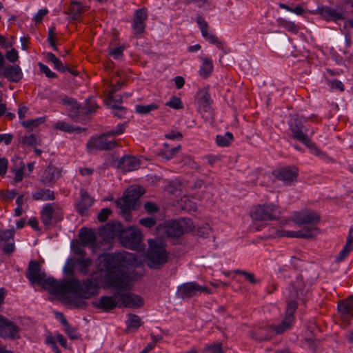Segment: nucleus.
<instances>
[{
	"instance_id": "obj_56",
	"label": "nucleus",
	"mask_w": 353,
	"mask_h": 353,
	"mask_svg": "<svg viewBox=\"0 0 353 353\" xmlns=\"http://www.w3.org/2000/svg\"><path fill=\"white\" fill-rule=\"evenodd\" d=\"M6 58L12 63H14L18 60L19 54L17 50L12 48L10 50L7 51L6 54Z\"/></svg>"
},
{
	"instance_id": "obj_61",
	"label": "nucleus",
	"mask_w": 353,
	"mask_h": 353,
	"mask_svg": "<svg viewBox=\"0 0 353 353\" xmlns=\"http://www.w3.org/2000/svg\"><path fill=\"white\" fill-rule=\"evenodd\" d=\"M165 138L168 139H181L183 136L182 134L179 132L171 131L165 134Z\"/></svg>"
},
{
	"instance_id": "obj_18",
	"label": "nucleus",
	"mask_w": 353,
	"mask_h": 353,
	"mask_svg": "<svg viewBox=\"0 0 353 353\" xmlns=\"http://www.w3.org/2000/svg\"><path fill=\"white\" fill-rule=\"evenodd\" d=\"M14 235V228L0 230V245L4 253L10 254L14 252L15 249Z\"/></svg>"
},
{
	"instance_id": "obj_37",
	"label": "nucleus",
	"mask_w": 353,
	"mask_h": 353,
	"mask_svg": "<svg viewBox=\"0 0 353 353\" xmlns=\"http://www.w3.org/2000/svg\"><path fill=\"white\" fill-rule=\"evenodd\" d=\"M233 141V134L227 132L224 134H219L216 137V143L220 147H227Z\"/></svg>"
},
{
	"instance_id": "obj_9",
	"label": "nucleus",
	"mask_w": 353,
	"mask_h": 353,
	"mask_svg": "<svg viewBox=\"0 0 353 353\" xmlns=\"http://www.w3.org/2000/svg\"><path fill=\"white\" fill-rule=\"evenodd\" d=\"M121 243L127 248L135 249L141 241V233L135 227L123 228L120 233Z\"/></svg>"
},
{
	"instance_id": "obj_21",
	"label": "nucleus",
	"mask_w": 353,
	"mask_h": 353,
	"mask_svg": "<svg viewBox=\"0 0 353 353\" xmlns=\"http://www.w3.org/2000/svg\"><path fill=\"white\" fill-rule=\"evenodd\" d=\"M319 13L327 21H337L345 19V12L342 8L322 7L319 9Z\"/></svg>"
},
{
	"instance_id": "obj_48",
	"label": "nucleus",
	"mask_w": 353,
	"mask_h": 353,
	"mask_svg": "<svg viewBox=\"0 0 353 353\" xmlns=\"http://www.w3.org/2000/svg\"><path fill=\"white\" fill-rule=\"evenodd\" d=\"M235 273L243 275L245 276V278L250 283H252L253 285L256 284V283H258L259 282V281L258 279H255L254 275L252 273L250 272L237 270L235 271Z\"/></svg>"
},
{
	"instance_id": "obj_52",
	"label": "nucleus",
	"mask_w": 353,
	"mask_h": 353,
	"mask_svg": "<svg viewBox=\"0 0 353 353\" xmlns=\"http://www.w3.org/2000/svg\"><path fill=\"white\" fill-rule=\"evenodd\" d=\"M139 223L148 228H151L156 224V219L152 217L142 218L139 220Z\"/></svg>"
},
{
	"instance_id": "obj_5",
	"label": "nucleus",
	"mask_w": 353,
	"mask_h": 353,
	"mask_svg": "<svg viewBox=\"0 0 353 353\" xmlns=\"http://www.w3.org/2000/svg\"><path fill=\"white\" fill-rule=\"evenodd\" d=\"M143 193L144 190L141 186H131L127 189L121 198L117 200V205L126 221H131L130 211L135 209L137 201Z\"/></svg>"
},
{
	"instance_id": "obj_12",
	"label": "nucleus",
	"mask_w": 353,
	"mask_h": 353,
	"mask_svg": "<svg viewBox=\"0 0 353 353\" xmlns=\"http://www.w3.org/2000/svg\"><path fill=\"white\" fill-rule=\"evenodd\" d=\"M290 129L294 139L302 142L308 148H311V141L307 137V128L298 117L293 118L289 123Z\"/></svg>"
},
{
	"instance_id": "obj_38",
	"label": "nucleus",
	"mask_w": 353,
	"mask_h": 353,
	"mask_svg": "<svg viewBox=\"0 0 353 353\" xmlns=\"http://www.w3.org/2000/svg\"><path fill=\"white\" fill-rule=\"evenodd\" d=\"M159 105L156 103H150L148 105H137L135 106V112L139 114H148L152 111L158 110Z\"/></svg>"
},
{
	"instance_id": "obj_41",
	"label": "nucleus",
	"mask_w": 353,
	"mask_h": 353,
	"mask_svg": "<svg viewBox=\"0 0 353 353\" xmlns=\"http://www.w3.org/2000/svg\"><path fill=\"white\" fill-rule=\"evenodd\" d=\"M164 145L166 149L161 152L160 155L165 160H170L172 159L181 149L180 145L171 149H168V145L167 143H165Z\"/></svg>"
},
{
	"instance_id": "obj_45",
	"label": "nucleus",
	"mask_w": 353,
	"mask_h": 353,
	"mask_svg": "<svg viewBox=\"0 0 353 353\" xmlns=\"http://www.w3.org/2000/svg\"><path fill=\"white\" fill-rule=\"evenodd\" d=\"M203 353H223L222 344L218 343L214 345H207L203 350Z\"/></svg>"
},
{
	"instance_id": "obj_24",
	"label": "nucleus",
	"mask_w": 353,
	"mask_h": 353,
	"mask_svg": "<svg viewBox=\"0 0 353 353\" xmlns=\"http://www.w3.org/2000/svg\"><path fill=\"white\" fill-rule=\"evenodd\" d=\"M118 293H114L112 296H103L100 298L97 303L94 305L103 311L108 312L113 310L116 307H119Z\"/></svg>"
},
{
	"instance_id": "obj_4",
	"label": "nucleus",
	"mask_w": 353,
	"mask_h": 353,
	"mask_svg": "<svg viewBox=\"0 0 353 353\" xmlns=\"http://www.w3.org/2000/svg\"><path fill=\"white\" fill-rule=\"evenodd\" d=\"M68 281H77L79 285L74 290H69L65 293H54L53 294L61 296L64 301L74 304L77 308L85 309L88 304L83 299H90L99 293L98 285L92 279L82 281L77 279Z\"/></svg>"
},
{
	"instance_id": "obj_58",
	"label": "nucleus",
	"mask_w": 353,
	"mask_h": 353,
	"mask_svg": "<svg viewBox=\"0 0 353 353\" xmlns=\"http://www.w3.org/2000/svg\"><path fill=\"white\" fill-rule=\"evenodd\" d=\"M144 208L148 213H154L157 212L159 210V207L152 202H146L144 204Z\"/></svg>"
},
{
	"instance_id": "obj_7",
	"label": "nucleus",
	"mask_w": 353,
	"mask_h": 353,
	"mask_svg": "<svg viewBox=\"0 0 353 353\" xmlns=\"http://www.w3.org/2000/svg\"><path fill=\"white\" fill-rule=\"evenodd\" d=\"M163 228L167 236L179 238L183 234L191 232L194 229V224L190 219L182 218L166 221Z\"/></svg>"
},
{
	"instance_id": "obj_46",
	"label": "nucleus",
	"mask_w": 353,
	"mask_h": 353,
	"mask_svg": "<svg viewBox=\"0 0 353 353\" xmlns=\"http://www.w3.org/2000/svg\"><path fill=\"white\" fill-rule=\"evenodd\" d=\"M22 143L31 147H36L38 144L37 137L33 134L23 137Z\"/></svg>"
},
{
	"instance_id": "obj_26",
	"label": "nucleus",
	"mask_w": 353,
	"mask_h": 353,
	"mask_svg": "<svg viewBox=\"0 0 353 353\" xmlns=\"http://www.w3.org/2000/svg\"><path fill=\"white\" fill-rule=\"evenodd\" d=\"M1 74L8 81L17 83L23 77L21 68L18 65H12L2 69Z\"/></svg>"
},
{
	"instance_id": "obj_29",
	"label": "nucleus",
	"mask_w": 353,
	"mask_h": 353,
	"mask_svg": "<svg viewBox=\"0 0 353 353\" xmlns=\"http://www.w3.org/2000/svg\"><path fill=\"white\" fill-rule=\"evenodd\" d=\"M122 225L119 222H112L107 223L101 229V234L108 238H114L119 235L123 230Z\"/></svg>"
},
{
	"instance_id": "obj_13",
	"label": "nucleus",
	"mask_w": 353,
	"mask_h": 353,
	"mask_svg": "<svg viewBox=\"0 0 353 353\" xmlns=\"http://www.w3.org/2000/svg\"><path fill=\"white\" fill-rule=\"evenodd\" d=\"M198 292L210 294V291L206 286L199 285L195 282H188L178 287L176 295L178 297L185 299L196 296Z\"/></svg>"
},
{
	"instance_id": "obj_23",
	"label": "nucleus",
	"mask_w": 353,
	"mask_h": 353,
	"mask_svg": "<svg viewBox=\"0 0 353 353\" xmlns=\"http://www.w3.org/2000/svg\"><path fill=\"white\" fill-rule=\"evenodd\" d=\"M117 166L123 172H131L138 169L139 161L135 157L125 155L118 160Z\"/></svg>"
},
{
	"instance_id": "obj_44",
	"label": "nucleus",
	"mask_w": 353,
	"mask_h": 353,
	"mask_svg": "<svg viewBox=\"0 0 353 353\" xmlns=\"http://www.w3.org/2000/svg\"><path fill=\"white\" fill-rule=\"evenodd\" d=\"M352 250H353V247L345 243L343 249L336 256V261L341 262L343 261L349 255Z\"/></svg>"
},
{
	"instance_id": "obj_27",
	"label": "nucleus",
	"mask_w": 353,
	"mask_h": 353,
	"mask_svg": "<svg viewBox=\"0 0 353 353\" xmlns=\"http://www.w3.org/2000/svg\"><path fill=\"white\" fill-rule=\"evenodd\" d=\"M196 22L201 29L202 36L206 40H208L210 43H211L212 44H215V45L222 44L221 42L219 41L218 38L215 35L208 32L209 26H208V23L205 21L203 17H202L201 16H197Z\"/></svg>"
},
{
	"instance_id": "obj_64",
	"label": "nucleus",
	"mask_w": 353,
	"mask_h": 353,
	"mask_svg": "<svg viewBox=\"0 0 353 353\" xmlns=\"http://www.w3.org/2000/svg\"><path fill=\"white\" fill-rule=\"evenodd\" d=\"M330 85L332 89H337L341 92L344 90V85L343 83L339 80H333L330 83Z\"/></svg>"
},
{
	"instance_id": "obj_30",
	"label": "nucleus",
	"mask_w": 353,
	"mask_h": 353,
	"mask_svg": "<svg viewBox=\"0 0 353 353\" xmlns=\"http://www.w3.org/2000/svg\"><path fill=\"white\" fill-rule=\"evenodd\" d=\"M86 10L87 8L82 6L80 2L72 1L67 14L71 16L72 20L79 21Z\"/></svg>"
},
{
	"instance_id": "obj_22",
	"label": "nucleus",
	"mask_w": 353,
	"mask_h": 353,
	"mask_svg": "<svg viewBox=\"0 0 353 353\" xmlns=\"http://www.w3.org/2000/svg\"><path fill=\"white\" fill-rule=\"evenodd\" d=\"M94 199L83 189L80 190V200L76 203V210L81 216L86 214V212L93 205Z\"/></svg>"
},
{
	"instance_id": "obj_17",
	"label": "nucleus",
	"mask_w": 353,
	"mask_h": 353,
	"mask_svg": "<svg viewBox=\"0 0 353 353\" xmlns=\"http://www.w3.org/2000/svg\"><path fill=\"white\" fill-rule=\"evenodd\" d=\"M294 222L299 225H303V228L314 227L318 228L316 225L320 221V215L314 211H310L298 214L294 216Z\"/></svg>"
},
{
	"instance_id": "obj_55",
	"label": "nucleus",
	"mask_w": 353,
	"mask_h": 353,
	"mask_svg": "<svg viewBox=\"0 0 353 353\" xmlns=\"http://www.w3.org/2000/svg\"><path fill=\"white\" fill-rule=\"evenodd\" d=\"M211 233V228L208 224H205L201 227H199L197 230V234L199 236L206 238Z\"/></svg>"
},
{
	"instance_id": "obj_28",
	"label": "nucleus",
	"mask_w": 353,
	"mask_h": 353,
	"mask_svg": "<svg viewBox=\"0 0 353 353\" xmlns=\"http://www.w3.org/2000/svg\"><path fill=\"white\" fill-rule=\"evenodd\" d=\"M61 172L52 165H48L41 176V182L46 185L54 184L60 177Z\"/></svg>"
},
{
	"instance_id": "obj_32",
	"label": "nucleus",
	"mask_w": 353,
	"mask_h": 353,
	"mask_svg": "<svg viewBox=\"0 0 353 353\" xmlns=\"http://www.w3.org/2000/svg\"><path fill=\"white\" fill-rule=\"evenodd\" d=\"M338 310L341 314L347 316H353V297L350 296L346 300L341 301L338 304Z\"/></svg>"
},
{
	"instance_id": "obj_49",
	"label": "nucleus",
	"mask_w": 353,
	"mask_h": 353,
	"mask_svg": "<svg viewBox=\"0 0 353 353\" xmlns=\"http://www.w3.org/2000/svg\"><path fill=\"white\" fill-rule=\"evenodd\" d=\"M65 332L68 336L72 340L78 339L81 336L79 333L77 332V328L70 325L65 327Z\"/></svg>"
},
{
	"instance_id": "obj_15",
	"label": "nucleus",
	"mask_w": 353,
	"mask_h": 353,
	"mask_svg": "<svg viewBox=\"0 0 353 353\" xmlns=\"http://www.w3.org/2000/svg\"><path fill=\"white\" fill-rule=\"evenodd\" d=\"M299 170L295 166H286L274 171V176L286 185H291L296 182Z\"/></svg>"
},
{
	"instance_id": "obj_53",
	"label": "nucleus",
	"mask_w": 353,
	"mask_h": 353,
	"mask_svg": "<svg viewBox=\"0 0 353 353\" xmlns=\"http://www.w3.org/2000/svg\"><path fill=\"white\" fill-rule=\"evenodd\" d=\"M111 108L116 110V112L114 113V114L119 119L123 118L126 114V109L123 106L113 104L111 105Z\"/></svg>"
},
{
	"instance_id": "obj_40",
	"label": "nucleus",
	"mask_w": 353,
	"mask_h": 353,
	"mask_svg": "<svg viewBox=\"0 0 353 353\" xmlns=\"http://www.w3.org/2000/svg\"><path fill=\"white\" fill-rule=\"evenodd\" d=\"M126 323L128 329H132L134 330H137L141 325L139 316L132 314L128 315Z\"/></svg>"
},
{
	"instance_id": "obj_54",
	"label": "nucleus",
	"mask_w": 353,
	"mask_h": 353,
	"mask_svg": "<svg viewBox=\"0 0 353 353\" xmlns=\"http://www.w3.org/2000/svg\"><path fill=\"white\" fill-rule=\"evenodd\" d=\"M43 122V119L41 118L37 119L34 120H28L22 122V125L29 129H32L34 127L38 126Z\"/></svg>"
},
{
	"instance_id": "obj_43",
	"label": "nucleus",
	"mask_w": 353,
	"mask_h": 353,
	"mask_svg": "<svg viewBox=\"0 0 353 353\" xmlns=\"http://www.w3.org/2000/svg\"><path fill=\"white\" fill-rule=\"evenodd\" d=\"M70 110L69 115L73 119H77L83 116L82 112L85 108H82L81 105L77 101V105H70Z\"/></svg>"
},
{
	"instance_id": "obj_10",
	"label": "nucleus",
	"mask_w": 353,
	"mask_h": 353,
	"mask_svg": "<svg viewBox=\"0 0 353 353\" xmlns=\"http://www.w3.org/2000/svg\"><path fill=\"white\" fill-rule=\"evenodd\" d=\"M62 219V210L54 203L46 204L41 210V219L46 227H48L52 221L57 223Z\"/></svg>"
},
{
	"instance_id": "obj_3",
	"label": "nucleus",
	"mask_w": 353,
	"mask_h": 353,
	"mask_svg": "<svg viewBox=\"0 0 353 353\" xmlns=\"http://www.w3.org/2000/svg\"><path fill=\"white\" fill-rule=\"evenodd\" d=\"M44 272L41 271L40 264L36 261H30L27 269L26 277L32 284H38L48 290L50 293H65L66 292L74 290L79 286V281H63L61 282L53 279L46 278Z\"/></svg>"
},
{
	"instance_id": "obj_34",
	"label": "nucleus",
	"mask_w": 353,
	"mask_h": 353,
	"mask_svg": "<svg viewBox=\"0 0 353 353\" xmlns=\"http://www.w3.org/2000/svg\"><path fill=\"white\" fill-rule=\"evenodd\" d=\"M33 199L36 201L42 200V201H48V200H54V192L50 190H43L40 189L33 193L32 194Z\"/></svg>"
},
{
	"instance_id": "obj_59",
	"label": "nucleus",
	"mask_w": 353,
	"mask_h": 353,
	"mask_svg": "<svg viewBox=\"0 0 353 353\" xmlns=\"http://www.w3.org/2000/svg\"><path fill=\"white\" fill-rule=\"evenodd\" d=\"M123 47L119 46L117 48H114L113 50H112L109 54L112 57H113L114 59H119L123 55Z\"/></svg>"
},
{
	"instance_id": "obj_1",
	"label": "nucleus",
	"mask_w": 353,
	"mask_h": 353,
	"mask_svg": "<svg viewBox=\"0 0 353 353\" xmlns=\"http://www.w3.org/2000/svg\"><path fill=\"white\" fill-rule=\"evenodd\" d=\"M307 290L301 276H298L296 280L289 286V295L287 299L285 316L281 323L276 327L266 326L252 332L253 339L258 341L270 340L274 334H280L289 329L294 319V313L297 309L299 301H303Z\"/></svg>"
},
{
	"instance_id": "obj_31",
	"label": "nucleus",
	"mask_w": 353,
	"mask_h": 353,
	"mask_svg": "<svg viewBox=\"0 0 353 353\" xmlns=\"http://www.w3.org/2000/svg\"><path fill=\"white\" fill-rule=\"evenodd\" d=\"M79 239L83 245L94 244L97 241V236L94 231L92 229L83 228L79 231Z\"/></svg>"
},
{
	"instance_id": "obj_42",
	"label": "nucleus",
	"mask_w": 353,
	"mask_h": 353,
	"mask_svg": "<svg viewBox=\"0 0 353 353\" xmlns=\"http://www.w3.org/2000/svg\"><path fill=\"white\" fill-rule=\"evenodd\" d=\"M279 25L285 28L287 31L296 34L299 30V26L296 25L294 22L289 21L285 19L279 21Z\"/></svg>"
},
{
	"instance_id": "obj_25",
	"label": "nucleus",
	"mask_w": 353,
	"mask_h": 353,
	"mask_svg": "<svg viewBox=\"0 0 353 353\" xmlns=\"http://www.w3.org/2000/svg\"><path fill=\"white\" fill-rule=\"evenodd\" d=\"M199 109L202 114L203 117L206 121H210L213 119V111L211 106L212 100L210 95L205 92L199 99Z\"/></svg>"
},
{
	"instance_id": "obj_62",
	"label": "nucleus",
	"mask_w": 353,
	"mask_h": 353,
	"mask_svg": "<svg viewBox=\"0 0 353 353\" xmlns=\"http://www.w3.org/2000/svg\"><path fill=\"white\" fill-rule=\"evenodd\" d=\"M8 160L6 158L0 159V175L3 176L6 173L8 168Z\"/></svg>"
},
{
	"instance_id": "obj_14",
	"label": "nucleus",
	"mask_w": 353,
	"mask_h": 353,
	"mask_svg": "<svg viewBox=\"0 0 353 353\" xmlns=\"http://www.w3.org/2000/svg\"><path fill=\"white\" fill-rule=\"evenodd\" d=\"M20 328L12 321L0 314V336L3 339H16L19 338Z\"/></svg>"
},
{
	"instance_id": "obj_63",
	"label": "nucleus",
	"mask_w": 353,
	"mask_h": 353,
	"mask_svg": "<svg viewBox=\"0 0 353 353\" xmlns=\"http://www.w3.org/2000/svg\"><path fill=\"white\" fill-rule=\"evenodd\" d=\"M13 137L10 134H0V143L4 142L6 145H9L12 141Z\"/></svg>"
},
{
	"instance_id": "obj_36",
	"label": "nucleus",
	"mask_w": 353,
	"mask_h": 353,
	"mask_svg": "<svg viewBox=\"0 0 353 353\" xmlns=\"http://www.w3.org/2000/svg\"><path fill=\"white\" fill-rule=\"evenodd\" d=\"M47 59L53 63L56 70L64 72L68 70V65H63L62 61L58 59L52 52H48L46 55Z\"/></svg>"
},
{
	"instance_id": "obj_57",
	"label": "nucleus",
	"mask_w": 353,
	"mask_h": 353,
	"mask_svg": "<svg viewBox=\"0 0 353 353\" xmlns=\"http://www.w3.org/2000/svg\"><path fill=\"white\" fill-rule=\"evenodd\" d=\"M112 213L110 208H103L98 214L97 219L100 222L105 221Z\"/></svg>"
},
{
	"instance_id": "obj_50",
	"label": "nucleus",
	"mask_w": 353,
	"mask_h": 353,
	"mask_svg": "<svg viewBox=\"0 0 353 353\" xmlns=\"http://www.w3.org/2000/svg\"><path fill=\"white\" fill-rule=\"evenodd\" d=\"M54 128L61 131L71 132L74 130L72 125L63 121H58L55 123Z\"/></svg>"
},
{
	"instance_id": "obj_16",
	"label": "nucleus",
	"mask_w": 353,
	"mask_h": 353,
	"mask_svg": "<svg viewBox=\"0 0 353 353\" xmlns=\"http://www.w3.org/2000/svg\"><path fill=\"white\" fill-rule=\"evenodd\" d=\"M117 293L119 307L138 308L143 305V300L139 295L129 292Z\"/></svg>"
},
{
	"instance_id": "obj_19",
	"label": "nucleus",
	"mask_w": 353,
	"mask_h": 353,
	"mask_svg": "<svg viewBox=\"0 0 353 353\" xmlns=\"http://www.w3.org/2000/svg\"><path fill=\"white\" fill-rule=\"evenodd\" d=\"M320 232L319 228H302L298 231L283 230L280 231V236L295 238L309 239L316 236Z\"/></svg>"
},
{
	"instance_id": "obj_35",
	"label": "nucleus",
	"mask_w": 353,
	"mask_h": 353,
	"mask_svg": "<svg viewBox=\"0 0 353 353\" xmlns=\"http://www.w3.org/2000/svg\"><path fill=\"white\" fill-rule=\"evenodd\" d=\"M77 265L80 273L85 275L89 272V268L92 265V260L90 259L78 258Z\"/></svg>"
},
{
	"instance_id": "obj_47",
	"label": "nucleus",
	"mask_w": 353,
	"mask_h": 353,
	"mask_svg": "<svg viewBox=\"0 0 353 353\" xmlns=\"http://www.w3.org/2000/svg\"><path fill=\"white\" fill-rule=\"evenodd\" d=\"M165 105L175 110H179L183 108L181 99L176 97H171L169 101L166 102Z\"/></svg>"
},
{
	"instance_id": "obj_60",
	"label": "nucleus",
	"mask_w": 353,
	"mask_h": 353,
	"mask_svg": "<svg viewBox=\"0 0 353 353\" xmlns=\"http://www.w3.org/2000/svg\"><path fill=\"white\" fill-rule=\"evenodd\" d=\"M47 9H41L38 11L37 14L34 17V21L35 23H41L44 16H46L48 13Z\"/></svg>"
},
{
	"instance_id": "obj_8",
	"label": "nucleus",
	"mask_w": 353,
	"mask_h": 353,
	"mask_svg": "<svg viewBox=\"0 0 353 353\" xmlns=\"http://www.w3.org/2000/svg\"><path fill=\"white\" fill-rule=\"evenodd\" d=\"M280 212L279 208L273 204L258 205L250 212L251 217L258 221H270L277 219Z\"/></svg>"
},
{
	"instance_id": "obj_20",
	"label": "nucleus",
	"mask_w": 353,
	"mask_h": 353,
	"mask_svg": "<svg viewBox=\"0 0 353 353\" xmlns=\"http://www.w3.org/2000/svg\"><path fill=\"white\" fill-rule=\"evenodd\" d=\"M147 19V12L144 8L136 10L132 24L134 35H140L144 32Z\"/></svg>"
},
{
	"instance_id": "obj_11",
	"label": "nucleus",
	"mask_w": 353,
	"mask_h": 353,
	"mask_svg": "<svg viewBox=\"0 0 353 353\" xmlns=\"http://www.w3.org/2000/svg\"><path fill=\"white\" fill-rule=\"evenodd\" d=\"M118 146L114 139H109L103 133L96 137H91L86 143L89 150H111Z\"/></svg>"
},
{
	"instance_id": "obj_51",
	"label": "nucleus",
	"mask_w": 353,
	"mask_h": 353,
	"mask_svg": "<svg viewBox=\"0 0 353 353\" xmlns=\"http://www.w3.org/2000/svg\"><path fill=\"white\" fill-rule=\"evenodd\" d=\"M38 65L39 67V70L42 73H44L46 76L48 78H55L57 77L56 73L51 71L50 69L46 65L42 63H39Z\"/></svg>"
},
{
	"instance_id": "obj_6",
	"label": "nucleus",
	"mask_w": 353,
	"mask_h": 353,
	"mask_svg": "<svg viewBox=\"0 0 353 353\" xmlns=\"http://www.w3.org/2000/svg\"><path fill=\"white\" fill-rule=\"evenodd\" d=\"M146 252L148 265L153 269H158L168 261V252L160 240H150Z\"/></svg>"
},
{
	"instance_id": "obj_33",
	"label": "nucleus",
	"mask_w": 353,
	"mask_h": 353,
	"mask_svg": "<svg viewBox=\"0 0 353 353\" xmlns=\"http://www.w3.org/2000/svg\"><path fill=\"white\" fill-rule=\"evenodd\" d=\"M203 59V63L199 70V75L205 79L208 78L213 70L212 61L208 58H204Z\"/></svg>"
},
{
	"instance_id": "obj_39",
	"label": "nucleus",
	"mask_w": 353,
	"mask_h": 353,
	"mask_svg": "<svg viewBox=\"0 0 353 353\" xmlns=\"http://www.w3.org/2000/svg\"><path fill=\"white\" fill-rule=\"evenodd\" d=\"M84 110L82 112L83 116L88 114L94 113L99 108L96 101L92 98H89L86 100Z\"/></svg>"
},
{
	"instance_id": "obj_2",
	"label": "nucleus",
	"mask_w": 353,
	"mask_h": 353,
	"mask_svg": "<svg viewBox=\"0 0 353 353\" xmlns=\"http://www.w3.org/2000/svg\"><path fill=\"white\" fill-rule=\"evenodd\" d=\"M130 256L128 252L108 254L104 256L105 280L110 287L117 290L128 289L129 276L126 268Z\"/></svg>"
}]
</instances>
